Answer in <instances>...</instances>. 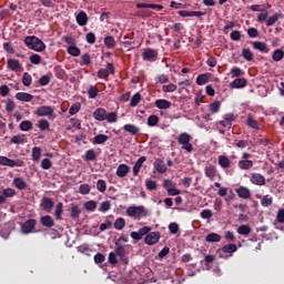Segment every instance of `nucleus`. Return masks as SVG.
Here are the masks:
<instances>
[{
	"label": "nucleus",
	"instance_id": "f257e3e1",
	"mask_svg": "<svg viewBox=\"0 0 284 284\" xmlns=\"http://www.w3.org/2000/svg\"><path fill=\"white\" fill-rule=\"evenodd\" d=\"M24 44L27 48H29V50H34V52H43L45 50V43L37 36L26 37Z\"/></svg>",
	"mask_w": 284,
	"mask_h": 284
},
{
	"label": "nucleus",
	"instance_id": "f03ea898",
	"mask_svg": "<svg viewBox=\"0 0 284 284\" xmlns=\"http://www.w3.org/2000/svg\"><path fill=\"white\" fill-rule=\"evenodd\" d=\"M126 216H130L135 221H141L148 216V210H145V206H129L126 209Z\"/></svg>",
	"mask_w": 284,
	"mask_h": 284
},
{
	"label": "nucleus",
	"instance_id": "7ed1b4c3",
	"mask_svg": "<svg viewBox=\"0 0 284 284\" xmlns=\"http://www.w3.org/2000/svg\"><path fill=\"white\" fill-rule=\"evenodd\" d=\"M37 116H48L51 121L54 120V106L41 105L36 111Z\"/></svg>",
	"mask_w": 284,
	"mask_h": 284
},
{
	"label": "nucleus",
	"instance_id": "20e7f679",
	"mask_svg": "<svg viewBox=\"0 0 284 284\" xmlns=\"http://www.w3.org/2000/svg\"><path fill=\"white\" fill-rule=\"evenodd\" d=\"M0 165H6L7 168H23L22 160H11L3 155L0 156Z\"/></svg>",
	"mask_w": 284,
	"mask_h": 284
},
{
	"label": "nucleus",
	"instance_id": "39448f33",
	"mask_svg": "<svg viewBox=\"0 0 284 284\" xmlns=\"http://www.w3.org/2000/svg\"><path fill=\"white\" fill-rule=\"evenodd\" d=\"M34 227H37V220L30 219L21 224L22 234H32L34 232Z\"/></svg>",
	"mask_w": 284,
	"mask_h": 284
},
{
	"label": "nucleus",
	"instance_id": "423d86ee",
	"mask_svg": "<svg viewBox=\"0 0 284 284\" xmlns=\"http://www.w3.org/2000/svg\"><path fill=\"white\" fill-rule=\"evenodd\" d=\"M142 59L143 61L154 63V61L159 59V51L154 49H145L144 52L142 53Z\"/></svg>",
	"mask_w": 284,
	"mask_h": 284
},
{
	"label": "nucleus",
	"instance_id": "0eeeda50",
	"mask_svg": "<svg viewBox=\"0 0 284 284\" xmlns=\"http://www.w3.org/2000/svg\"><path fill=\"white\" fill-rule=\"evenodd\" d=\"M159 241H161V232L159 231L150 232L144 239L146 245H156Z\"/></svg>",
	"mask_w": 284,
	"mask_h": 284
},
{
	"label": "nucleus",
	"instance_id": "6e6552de",
	"mask_svg": "<svg viewBox=\"0 0 284 284\" xmlns=\"http://www.w3.org/2000/svg\"><path fill=\"white\" fill-rule=\"evenodd\" d=\"M250 181L251 183H253V185H265V178L261 173H251Z\"/></svg>",
	"mask_w": 284,
	"mask_h": 284
},
{
	"label": "nucleus",
	"instance_id": "1a4fd4ad",
	"mask_svg": "<svg viewBox=\"0 0 284 284\" xmlns=\"http://www.w3.org/2000/svg\"><path fill=\"white\" fill-rule=\"evenodd\" d=\"M8 70H11V72H21L23 67H21V62L17 59H9L7 62Z\"/></svg>",
	"mask_w": 284,
	"mask_h": 284
},
{
	"label": "nucleus",
	"instance_id": "9d476101",
	"mask_svg": "<svg viewBox=\"0 0 284 284\" xmlns=\"http://www.w3.org/2000/svg\"><path fill=\"white\" fill-rule=\"evenodd\" d=\"M217 163L222 170H230L232 168V160L227 155H220L217 158Z\"/></svg>",
	"mask_w": 284,
	"mask_h": 284
},
{
	"label": "nucleus",
	"instance_id": "9b49d317",
	"mask_svg": "<svg viewBox=\"0 0 284 284\" xmlns=\"http://www.w3.org/2000/svg\"><path fill=\"white\" fill-rule=\"evenodd\" d=\"M247 85V79L245 78H237L230 83V88L232 90H239L241 88H245Z\"/></svg>",
	"mask_w": 284,
	"mask_h": 284
},
{
	"label": "nucleus",
	"instance_id": "f8f14e48",
	"mask_svg": "<svg viewBox=\"0 0 284 284\" xmlns=\"http://www.w3.org/2000/svg\"><path fill=\"white\" fill-rule=\"evenodd\" d=\"M40 207H42V210H44L45 212H51L52 207H54V201H52V199L50 197L44 196L41 200Z\"/></svg>",
	"mask_w": 284,
	"mask_h": 284
},
{
	"label": "nucleus",
	"instance_id": "ddd939ff",
	"mask_svg": "<svg viewBox=\"0 0 284 284\" xmlns=\"http://www.w3.org/2000/svg\"><path fill=\"white\" fill-rule=\"evenodd\" d=\"M235 192L240 199L247 200L252 196V192L246 186H240L235 190Z\"/></svg>",
	"mask_w": 284,
	"mask_h": 284
},
{
	"label": "nucleus",
	"instance_id": "4468645a",
	"mask_svg": "<svg viewBox=\"0 0 284 284\" xmlns=\"http://www.w3.org/2000/svg\"><path fill=\"white\" fill-rule=\"evenodd\" d=\"M154 170L159 172V174H165L168 172V166L165 165V162L161 159H156L153 163Z\"/></svg>",
	"mask_w": 284,
	"mask_h": 284
},
{
	"label": "nucleus",
	"instance_id": "2eb2a0df",
	"mask_svg": "<svg viewBox=\"0 0 284 284\" xmlns=\"http://www.w3.org/2000/svg\"><path fill=\"white\" fill-rule=\"evenodd\" d=\"M204 174L207 179H210V181H214V179H216V166L212 164L206 165L204 169Z\"/></svg>",
	"mask_w": 284,
	"mask_h": 284
},
{
	"label": "nucleus",
	"instance_id": "dca6fc26",
	"mask_svg": "<svg viewBox=\"0 0 284 284\" xmlns=\"http://www.w3.org/2000/svg\"><path fill=\"white\" fill-rule=\"evenodd\" d=\"M106 114L108 111H105V109L98 108L93 112V119H95V121H105Z\"/></svg>",
	"mask_w": 284,
	"mask_h": 284
},
{
	"label": "nucleus",
	"instance_id": "f3484780",
	"mask_svg": "<svg viewBox=\"0 0 284 284\" xmlns=\"http://www.w3.org/2000/svg\"><path fill=\"white\" fill-rule=\"evenodd\" d=\"M115 174L119 179H125V175L130 174V166H128V164H120Z\"/></svg>",
	"mask_w": 284,
	"mask_h": 284
},
{
	"label": "nucleus",
	"instance_id": "a211bd4d",
	"mask_svg": "<svg viewBox=\"0 0 284 284\" xmlns=\"http://www.w3.org/2000/svg\"><path fill=\"white\" fill-rule=\"evenodd\" d=\"M148 161L146 156H141L135 164L133 165V176H139V172H141V168H143V163Z\"/></svg>",
	"mask_w": 284,
	"mask_h": 284
},
{
	"label": "nucleus",
	"instance_id": "6ab92c4d",
	"mask_svg": "<svg viewBox=\"0 0 284 284\" xmlns=\"http://www.w3.org/2000/svg\"><path fill=\"white\" fill-rule=\"evenodd\" d=\"M253 48L254 50H258V52H262L264 54H267V52H270V48L265 42L255 41L253 42Z\"/></svg>",
	"mask_w": 284,
	"mask_h": 284
},
{
	"label": "nucleus",
	"instance_id": "aec40b11",
	"mask_svg": "<svg viewBox=\"0 0 284 284\" xmlns=\"http://www.w3.org/2000/svg\"><path fill=\"white\" fill-rule=\"evenodd\" d=\"M155 108L159 110H170V108H172V102L165 99H160L155 101Z\"/></svg>",
	"mask_w": 284,
	"mask_h": 284
},
{
	"label": "nucleus",
	"instance_id": "412c9836",
	"mask_svg": "<svg viewBox=\"0 0 284 284\" xmlns=\"http://www.w3.org/2000/svg\"><path fill=\"white\" fill-rule=\"evenodd\" d=\"M78 26H88V13L85 11H80L78 16L75 17Z\"/></svg>",
	"mask_w": 284,
	"mask_h": 284
},
{
	"label": "nucleus",
	"instance_id": "4be33fe9",
	"mask_svg": "<svg viewBox=\"0 0 284 284\" xmlns=\"http://www.w3.org/2000/svg\"><path fill=\"white\" fill-rule=\"evenodd\" d=\"M123 130H124V132L132 134V136H136V134H139V132H141V129L134 124H124Z\"/></svg>",
	"mask_w": 284,
	"mask_h": 284
},
{
	"label": "nucleus",
	"instance_id": "5701e85b",
	"mask_svg": "<svg viewBox=\"0 0 284 284\" xmlns=\"http://www.w3.org/2000/svg\"><path fill=\"white\" fill-rule=\"evenodd\" d=\"M16 99L18 101H24L26 103H30V101H32V99H34V95L27 93V92H18L16 94Z\"/></svg>",
	"mask_w": 284,
	"mask_h": 284
},
{
	"label": "nucleus",
	"instance_id": "b1692460",
	"mask_svg": "<svg viewBox=\"0 0 284 284\" xmlns=\"http://www.w3.org/2000/svg\"><path fill=\"white\" fill-rule=\"evenodd\" d=\"M11 143L14 145H23V143H28V139L26 134H17L11 138Z\"/></svg>",
	"mask_w": 284,
	"mask_h": 284
},
{
	"label": "nucleus",
	"instance_id": "393cba45",
	"mask_svg": "<svg viewBox=\"0 0 284 284\" xmlns=\"http://www.w3.org/2000/svg\"><path fill=\"white\" fill-rule=\"evenodd\" d=\"M40 223L43 225V227H54V219H52L50 215H43L40 219Z\"/></svg>",
	"mask_w": 284,
	"mask_h": 284
},
{
	"label": "nucleus",
	"instance_id": "a878e982",
	"mask_svg": "<svg viewBox=\"0 0 284 284\" xmlns=\"http://www.w3.org/2000/svg\"><path fill=\"white\" fill-rule=\"evenodd\" d=\"M236 250H239V247L236 246V244H226L224 246H222L219 252H223L224 254H234V252H236Z\"/></svg>",
	"mask_w": 284,
	"mask_h": 284
},
{
	"label": "nucleus",
	"instance_id": "bb28decb",
	"mask_svg": "<svg viewBox=\"0 0 284 284\" xmlns=\"http://www.w3.org/2000/svg\"><path fill=\"white\" fill-rule=\"evenodd\" d=\"M240 170H252L254 168V162L252 160H241L237 163Z\"/></svg>",
	"mask_w": 284,
	"mask_h": 284
},
{
	"label": "nucleus",
	"instance_id": "cd10ccee",
	"mask_svg": "<svg viewBox=\"0 0 284 284\" xmlns=\"http://www.w3.org/2000/svg\"><path fill=\"white\" fill-rule=\"evenodd\" d=\"M110 136L105 134H98L93 138V145H103V143H106L109 141Z\"/></svg>",
	"mask_w": 284,
	"mask_h": 284
},
{
	"label": "nucleus",
	"instance_id": "c85d7f7f",
	"mask_svg": "<svg viewBox=\"0 0 284 284\" xmlns=\"http://www.w3.org/2000/svg\"><path fill=\"white\" fill-rule=\"evenodd\" d=\"M252 233V227L247 224H242L237 227V234L241 236H247L248 234Z\"/></svg>",
	"mask_w": 284,
	"mask_h": 284
},
{
	"label": "nucleus",
	"instance_id": "c756f323",
	"mask_svg": "<svg viewBox=\"0 0 284 284\" xmlns=\"http://www.w3.org/2000/svg\"><path fill=\"white\" fill-rule=\"evenodd\" d=\"M104 45L108 50H113V48L116 47V40H114V37L112 36H106L104 38Z\"/></svg>",
	"mask_w": 284,
	"mask_h": 284
},
{
	"label": "nucleus",
	"instance_id": "7c9ffc66",
	"mask_svg": "<svg viewBox=\"0 0 284 284\" xmlns=\"http://www.w3.org/2000/svg\"><path fill=\"white\" fill-rule=\"evenodd\" d=\"M138 9L150 8L151 10H163V6L154 3H136Z\"/></svg>",
	"mask_w": 284,
	"mask_h": 284
},
{
	"label": "nucleus",
	"instance_id": "2f4dec72",
	"mask_svg": "<svg viewBox=\"0 0 284 284\" xmlns=\"http://www.w3.org/2000/svg\"><path fill=\"white\" fill-rule=\"evenodd\" d=\"M205 241L206 243H221V235H219L217 233H209L205 236Z\"/></svg>",
	"mask_w": 284,
	"mask_h": 284
},
{
	"label": "nucleus",
	"instance_id": "473e14b6",
	"mask_svg": "<svg viewBox=\"0 0 284 284\" xmlns=\"http://www.w3.org/2000/svg\"><path fill=\"white\" fill-rule=\"evenodd\" d=\"M281 17H283V13H275L266 19L267 28H272V26H274L278 21V19H281Z\"/></svg>",
	"mask_w": 284,
	"mask_h": 284
},
{
	"label": "nucleus",
	"instance_id": "72a5a7b5",
	"mask_svg": "<svg viewBox=\"0 0 284 284\" xmlns=\"http://www.w3.org/2000/svg\"><path fill=\"white\" fill-rule=\"evenodd\" d=\"M246 125H248V128H252L253 130H260L258 121L254 120V116L252 114L247 115Z\"/></svg>",
	"mask_w": 284,
	"mask_h": 284
},
{
	"label": "nucleus",
	"instance_id": "f704fd0d",
	"mask_svg": "<svg viewBox=\"0 0 284 284\" xmlns=\"http://www.w3.org/2000/svg\"><path fill=\"white\" fill-rule=\"evenodd\" d=\"M190 141H192V135H190L189 133L184 132L178 136L179 145H184V143H189Z\"/></svg>",
	"mask_w": 284,
	"mask_h": 284
},
{
	"label": "nucleus",
	"instance_id": "c9c22d12",
	"mask_svg": "<svg viewBox=\"0 0 284 284\" xmlns=\"http://www.w3.org/2000/svg\"><path fill=\"white\" fill-rule=\"evenodd\" d=\"M207 81H210V73H202V74H199L196 78L197 85H205Z\"/></svg>",
	"mask_w": 284,
	"mask_h": 284
},
{
	"label": "nucleus",
	"instance_id": "e433bc0d",
	"mask_svg": "<svg viewBox=\"0 0 284 284\" xmlns=\"http://www.w3.org/2000/svg\"><path fill=\"white\" fill-rule=\"evenodd\" d=\"M13 185H16L18 190H26V187H28V183L22 178H16Z\"/></svg>",
	"mask_w": 284,
	"mask_h": 284
},
{
	"label": "nucleus",
	"instance_id": "4c0bfd02",
	"mask_svg": "<svg viewBox=\"0 0 284 284\" xmlns=\"http://www.w3.org/2000/svg\"><path fill=\"white\" fill-rule=\"evenodd\" d=\"M54 216L57 221H61L62 216H63V204L61 202H59L55 205V212H54Z\"/></svg>",
	"mask_w": 284,
	"mask_h": 284
},
{
	"label": "nucleus",
	"instance_id": "58836bf2",
	"mask_svg": "<svg viewBox=\"0 0 284 284\" xmlns=\"http://www.w3.org/2000/svg\"><path fill=\"white\" fill-rule=\"evenodd\" d=\"M21 132H30L32 130V122L30 120H24L19 125Z\"/></svg>",
	"mask_w": 284,
	"mask_h": 284
},
{
	"label": "nucleus",
	"instance_id": "ea45409f",
	"mask_svg": "<svg viewBox=\"0 0 284 284\" xmlns=\"http://www.w3.org/2000/svg\"><path fill=\"white\" fill-rule=\"evenodd\" d=\"M242 57L245 61H254V53L247 48L242 49Z\"/></svg>",
	"mask_w": 284,
	"mask_h": 284
},
{
	"label": "nucleus",
	"instance_id": "a19ab883",
	"mask_svg": "<svg viewBox=\"0 0 284 284\" xmlns=\"http://www.w3.org/2000/svg\"><path fill=\"white\" fill-rule=\"evenodd\" d=\"M67 52L71 57H81V49H79L77 44H74L73 47H68Z\"/></svg>",
	"mask_w": 284,
	"mask_h": 284
},
{
	"label": "nucleus",
	"instance_id": "79ce46f5",
	"mask_svg": "<svg viewBox=\"0 0 284 284\" xmlns=\"http://www.w3.org/2000/svg\"><path fill=\"white\" fill-rule=\"evenodd\" d=\"M274 203V199L271 195H264L261 200L262 207H270Z\"/></svg>",
	"mask_w": 284,
	"mask_h": 284
},
{
	"label": "nucleus",
	"instance_id": "37998d69",
	"mask_svg": "<svg viewBox=\"0 0 284 284\" xmlns=\"http://www.w3.org/2000/svg\"><path fill=\"white\" fill-rule=\"evenodd\" d=\"M272 59H273V61H276V62L283 61V59H284V51L282 49L275 50L273 52V54H272Z\"/></svg>",
	"mask_w": 284,
	"mask_h": 284
},
{
	"label": "nucleus",
	"instance_id": "c03bdc74",
	"mask_svg": "<svg viewBox=\"0 0 284 284\" xmlns=\"http://www.w3.org/2000/svg\"><path fill=\"white\" fill-rule=\"evenodd\" d=\"M22 84L26 88H30V85H32V75H30V73L24 72L22 75Z\"/></svg>",
	"mask_w": 284,
	"mask_h": 284
},
{
	"label": "nucleus",
	"instance_id": "a18cd8bd",
	"mask_svg": "<svg viewBox=\"0 0 284 284\" xmlns=\"http://www.w3.org/2000/svg\"><path fill=\"white\" fill-rule=\"evenodd\" d=\"M89 99H97L99 97V89L97 85H90L88 90Z\"/></svg>",
	"mask_w": 284,
	"mask_h": 284
},
{
	"label": "nucleus",
	"instance_id": "49530a36",
	"mask_svg": "<svg viewBox=\"0 0 284 284\" xmlns=\"http://www.w3.org/2000/svg\"><path fill=\"white\" fill-rule=\"evenodd\" d=\"M84 161H97V152H94V149H90L85 152Z\"/></svg>",
	"mask_w": 284,
	"mask_h": 284
},
{
	"label": "nucleus",
	"instance_id": "de8ad7c7",
	"mask_svg": "<svg viewBox=\"0 0 284 284\" xmlns=\"http://www.w3.org/2000/svg\"><path fill=\"white\" fill-rule=\"evenodd\" d=\"M17 194V191H14L13 189H4L2 190V196L4 197V200L7 201L8 199H12V196H14Z\"/></svg>",
	"mask_w": 284,
	"mask_h": 284
},
{
	"label": "nucleus",
	"instance_id": "09e8293b",
	"mask_svg": "<svg viewBox=\"0 0 284 284\" xmlns=\"http://www.w3.org/2000/svg\"><path fill=\"white\" fill-rule=\"evenodd\" d=\"M141 93H135L132 98H131V102H130V106L131 108H136V105H139V103H141Z\"/></svg>",
	"mask_w": 284,
	"mask_h": 284
},
{
	"label": "nucleus",
	"instance_id": "8fccbe9b",
	"mask_svg": "<svg viewBox=\"0 0 284 284\" xmlns=\"http://www.w3.org/2000/svg\"><path fill=\"white\" fill-rule=\"evenodd\" d=\"M115 256H125V247L122 246V244H119V242H115Z\"/></svg>",
	"mask_w": 284,
	"mask_h": 284
},
{
	"label": "nucleus",
	"instance_id": "3c124183",
	"mask_svg": "<svg viewBox=\"0 0 284 284\" xmlns=\"http://www.w3.org/2000/svg\"><path fill=\"white\" fill-rule=\"evenodd\" d=\"M80 111H81V103L77 102L70 106L69 114L71 116H74V114L79 113Z\"/></svg>",
	"mask_w": 284,
	"mask_h": 284
},
{
	"label": "nucleus",
	"instance_id": "603ef678",
	"mask_svg": "<svg viewBox=\"0 0 284 284\" xmlns=\"http://www.w3.org/2000/svg\"><path fill=\"white\" fill-rule=\"evenodd\" d=\"M148 125L149 128H154L156 125H159V115H150L148 118Z\"/></svg>",
	"mask_w": 284,
	"mask_h": 284
},
{
	"label": "nucleus",
	"instance_id": "864d4df0",
	"mask_svg": "<svg viewBox=\"0 0 284 284\" xmlns=\"http://www.w3.org/2000/svg\"><path fill=\"white\" fill-rule=\"evenodd\" d=\"M113 227L115 230H123V227H125V219L118 217L113 224Z\"/></svg>",
	"mask_w": 284,
	"mask_h": 284
},
{
	"label": "nucleus",
	"instance_id": "5fc2aeb1",
	"mask_svg": "<svg viewBox=\"0 0 284 284\" xmlns=\"http://www.w3.org/2000/svg\"><path fill=\"white\" fill-rule=\"evenodd\" d=\"M84 209L88 212H94V210H97V202L94 200H90V201L85 202Z\"/></svg>",
	"mask_w": 284,
	"mask_h": 284
},
{
	"label": "nucleus",
	"instance_id": "6e6d98bb",
	"mask_svg": "<svg viewBox=\"0 0 284 284\" xmlns=\"http://www.w3.org/2000/svg\"><path fill=\"white\" fill-rule=\"evenodd\" d=\"M230 73H231L232 79H236L239 77H243V70H241V68H239V67H233L231 69Z\"/></svg>",
	"mask_w": 284,
	"mask_h": 284
},
{
	"label": "nucleus",
	"instance_id": "4d7b16f0",
	"mask_svg": "<svg viewBox=\"0 0 284 284\" xmlns=\"http://www.w3.org/2000/svg\"><path fill=\"white\" fill-rule=\"evenodd\" d=\"M97 190L98 192H105V190H108V183L105 182V180H98L97 182Z\"/></svg>",
	"mask_w": 284,
	"mask_h": 284
},
{
	"label": "nucleus",
	"instance_id": "13d9d810",
	"mask_svg": "<svg viewBox=\"0 0 284 284\" xmlns=\"http://www.w3.org/2000/svg\"><path fill=\"white\" fill-rule=\"evenodd\" d=\"M209 110L210 112H212L213 114H216V112H219V110H221V102L215 101L213 103H211L209 105Z\"/></svg>",
	"mask_w": 284,
	"mask_h": 284
},
{
	"label": "nucleus",
	"instance_id": "bf43d9fd",
	"mask_svg": "<svg viewBox=\"0 0 284 284\" xmlns=\"http://www.w3.org/2000/svg\"><path fill=\"white\" fill-rule=\"evenodd\" d=\"M38 128L42 132L45 131V130H50V122H48V120H40L38 122Z\"/></svg>",
	"mask_w": 284,
	"mask_h": 284
},
{
	"label": "nucleus",
	"instance_id": "052dcab7",
	"mask_svg": "<svg viewBox=\"0 0 284 284\" xmlns=\"http://www.w3.org/2000/svg\"><path fill=\"white\" fill-rule=\"evenodd\" d=\"M200 216H201V219L210 220L212 216H214V213H212V210L205 209V210L201 211Z\"/></svg>",
	"mask_w": 284,
	"mask_h": 284
},
{
	"label": "nucleus",
	"instance_id": "680f3d73",
	"mask_svg": "<svg viewBox=\"0 0 284 284\" xmlns=\"http://www.w3.org/2000/svg\"><path fill=\"white\" fill-rule=\"evenodd\" d=\"M82 61L80 62V65H90L92 63V59L90 58V53H84L81 57Z\"/></svg>",
	"mask_w": 284,
	"mask_h": 284
},
{
	"label": "nucleus",
	"instance_id": "e2e57ef3",
	"mask_svg": "<svg viewBox=\"0 0 284 284\" xmlns=\"http://www.w3.org/2000/svg\"><path fill=\"white\" fill-rule=\"evenodd\" d=\"M32 159H33L34 161H39V159H41V148L34 146V148L32 149Z\"/></svg>",
	"mask_w": 284,
	"mask_h": 284
},
{
	"label": "nucleus",
	"instance_id": "0e129e2a",
	"mask_svg": "<svg viewBox=\"0 0 284 284\" xmlns=\"http://www.w3.org/2000/svg\"><path fill=\"white\" fill-rule=\"evenodd\" d=\"M116 119H118L116 112L106 113L105 121H108V123H116Z\"/></svg>",
	"mask_w": 284,
	"mask_h": 284
},
{
	"label": "nucleus",
	"instance_id": "69168bd1",
	"mask_svg": "<svg viewBox=\"0 0 284 284\" xmlns=\"http://www.w3.org/2000/svg\"><path fill=\"white\" fill-rule=\"evenodd\" d=\"M145 185H146V190H150V191L156 190V187H159V184H156V181L154 180H146Z\"/></svg>",
	"mask_w": 284,
	"mask_h": 284
},
{
	"label": "nucleus",
	"instance_id": "338daca9",
	"mask_svg": "<svg viewBox=\"0 0 284 284\" xmlns=\"http://www.w3.org/2000/svg\"><path fill=\"white\" fill-rule=\"evenodd\" d=\"M81 215V209H79L77 205L71 207V219H79Z\"/></svg>",
	"mask_w": 284,
	"mask_h": 284
},
{
	"label": "nucleus",
	"instance_id": "774afa93",
	"mask_svg": "<svg viewBox=\"0 0 284 284\" xmlns=\"http://www.w3.org/2000/svg\"><path fill=\"white\" fill-rule=\"evenodd\" d=\"M277 223H284V209H280L276 214Z\"/></svg>",
	"mask_w": 284,
	"mask_h": 284
}]
</instances>
